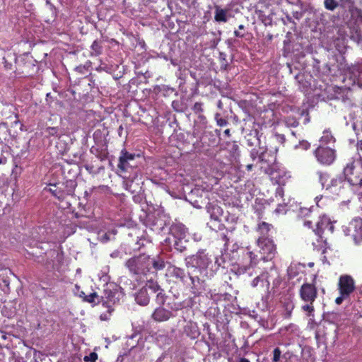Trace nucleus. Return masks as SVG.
Listing matches in <instances>:
<instances>
[{"mask_svg": "<svg viewBox=\"0 0 362 362\" xmlns=\"http://www.w3.org/2000/svg\"><path fill=\"white\" fill-rule=\"evenodd\" d=\"M302 216L312 218L313 220H307L305 223V226L308 228H313V232L317 236L316 243L313 242L314 250L317 251L322 250L325 252L327 249V240L322 235L325 232L333 233L334 226L330 219L326 216H320L317 211L311 209H303L301 210Z\"/></svg>", "mask_w": 362, "mask_h": 362, "instance_id": "obj_1", "label": "nucleus"}, {"mask_svg": "<svg viewBox=\"0 0 362 362\" xmlns=\"http://www.w3.org/2000/svg\"><path fill=\"white\" fill-rule=\"evenodd\" d=\"M155 294V301L157 304H165L168 296L158 283L151 279H147L146 285L143 286L135 296V300L141 305H147L151 299V296Z\"/></svg>", "mask_w": 362, "mask_h": 362, "instance_id": "obj_2", "label": "nucleus"}, {"mask_svg": "<svg viewBox=\"0 0 362 362\" xmlns=\"http://www.w3.org/2000/svg\"><path fill=\"white\" fill-rule=\"evenodd\" d=\"M150 256L145 254L134 256L125 262V266L131 274L136 279L146 281L150 275L149 272Z\"/></svg>", "mask_w": 362, "mask_h": 362, "instance_id": "obj_3", "label": "nucleus"}, {"mask_svg": "<svg viewBox=\"0 0 362 362\" xmlns=\"http://www.w3.org/2000/svg\"><path fill=\"white\" fill-rule=\"evenodd\" d=\"M135 157V153H129L125 148L120 152L117 168L120 176L127 182H132L138 177V168L130 163V161H133Z\"/></svg>", "mask_w": 362, "mask_h": 362, "instance_id": "obj_4", "label": "nucleus"}, {"mask_svg": "<svg viewBox=\"0 0 362 362\" xmlns=\"http://www.w3.org/2000/svg\"><path fill=\"white\" fill-rule=\"evenodd\" d=\"M259 247L260 257L255 254L252 251H247V257L250 259V265H256L259 259L264 261L272 260L276 254V246L272 239H264V240H257Z\"/></svg>", "mask_w": 362, "mask_h": 362, "instance_id": "obj_5", "label": "nucleus"}, {"mask_svg": "<svg viewBox=\"0 0 362 362\" xmlns=\"http://www.w3.org/2000/svg\"><path fill=\"white\" fill-rule=\"evenodd\" d=\"M299 296L305 303L301 309L307 312L308 316L313 315L315 311L313 303L317 298V288L313 283H304L299 289Z\"/></svg>", "mask_w": 362, "mask_h": 362, "instance_id": "obj_6", "label": "nucleus"}, {"mask_svg": "<svg viewBox=\"0 0 362 362\" xmlns=\"http://www.w3.org/2000/svg\"><path fill=\"white\" fill-rule=\"evenodd\" d=\"M271 279H273L274 285H278L280 283L279 275L276 269L271 268L269 272H262L252 280L251 286L260 291L267 292L269 289Z\"/></svg>", "mask_w": 362, "mask_h": 362, "instance_id": "obj_7", "label": "nucleus"}, {"mask_svg": "<svg viewBox=\"0 0 362 362\" xmlns=\"http://www.w3.org/2000/svg\"><path fill=\"white\" fill-rule=\"evenodd\" d=\"M319 177L322 185L329 193L339 196L344 192L346 180L344 175H337L332 178L327 184L325 183L328 177L327 173H320Z\"/></svg>", "mask_w": 362, "mask_h": 362, "instance_id": "obj_8", "label": "nucleus"}, {"mask_svg": "<svg viewBox=\"0 0 362 362\" xmlns=\"http://www.w3.org/2000/svg\"><path fill=\"white\" fill-rule=\"evenodd\" d=\"M344 177L352 186L362 187V165L354 161L348 163L344 169Z\"/></svg>", "mask_w": 362, "mask_h": 362, "instance_id": "obj_9", "label": "nucleus"}, {"mask_svg": "<svg viewBox=\"0 0 362 362\" xmlns=\"http://www.w3.org/2000/svg\"><path fill=\"white\" fill-rule=\"evenodd\" d=\"M343 231L346 236L351 237L356 244L362 242V218H353L347 226H344Z\"/></svg>", "mask_w": 362, "mask_h": 362, "instance_id": "obj_10", "label": "nucleus"}, {"mask_svg": "<svg viewBox=\"0 0 362 362\" xmlns=\"http://www.w3.org/2000/svg\"><path fill=\"white\" fill-rule=\"evenodd\" d=\"M187 266H192L199 269H206L211 263V259L204 250L198 251L195 255L185 258Z\"/></svg>", "mask_w": 362, "mask_h": 362, "instance_id": "obj_11", "label": "nucleus"}, {"mask_svg": "<svg viewBox=\"0 0 362 362\" xmlns=\"http://www.w3.org/2000/svg\"><path fill=\"white\" fill-rule=\"evenodd\" d=\"M314 155L317 160L324 165H331L336 159V151L322 145L319 146L315 149Z\"/></svg>", "mask_w": 362, "mask_h": 362, "instance_id": "obj_12", "label": "nucleus"}, {"mask_svg": "<svg viewBox=\"0 0 362 362\" xmlns=\"http://www.w3.org/2000/svg\"><path fill=\"white\" fill-rule=\"evenodd\" d=\"M337 289L339 294L350 297L356 289L354 278L348 274L341 275L339 278Z\"/></svg>", "mask_w": 362, "mask_h": 362, "instance_id": "obj_13", "label": "nucleus"}, {"mask_svg": "<svg viewBox=\"0 0 362 362\" xmlns=\"http://www.w3.org/2000/svg\"><path fill=\"white\" fill-rule=\"evenodd\" d=\"M64 184H49L44 188V191L50 192L59 201H64L69 195H72L74 189L72 188L65 189Z\"/></svg>", "mask_w": 362, "mask_h": 362, "instance_id": "obj_14", "label": "nucleus"}, {"mask_svg": "<svg viewBox=\"0 0 362 362\" xmlns=\"http://www.w3.org/2000/svg\"><path fill=\"white\" fill-rule=\"evenodd\" d=\"M264 168V173L269 176L271 180L279 185H284L286 172L280 168L279 164L273 165L271 168H268V167Z\"/></svg>", "mask_w": 362, "mask_h": 362, "instance_id": "obj_15", "label": "nucleus"}, {"mask_svg": "<svg viewBox=\"0 0 362 362\" xmlns=\"http://www.w3.org/2000/svg\"><path fill=\"white\" fill-rule=\"evenodd\" d=\"M151 314V319L156 322H163L168 321L175 317V315L168 309L164 308V304H158Z\"/></svg>", "mask_w": 362, "mask_h": 362, "instance_id": "obj_16", "label": "nucleus"}, {"mask_svg": "<svg viewBox=\"0 0 362 362\" xmlns=\"http://www.w3.org/2000/svg\"><path fill=\"white\" fill-rule=\"evenodd\" d=\"M258 160L260 163V170L264 173V167H268V168H271L273 165H276L278 163H276V153L272 151H267L265 150L262 153H261L258 156Z\"/></svg>", "mask_w": 362, "mask_h": 362, "instance_id": "obj_17", "label": "nucleus"}, {"mask_svg": "<svg viewBox=\"0 0 362 362\" xmlns=\"http://www.w3.org/2000/svg\"><path fill=\"white\" fill-rule=\"evenodd\" d=\"M190 284H189L190 292L194 297L199 296L204 291L203 283L198 276H189Z\"/></svg>", "mask_w": 362, "mask_h": 362, "instance_id": "obj_18", "label": "nucleus"}, {"mask_svg": "<svg viewBox=\"0 0 362 362\" xmlns=\"http://www.w3.org/2000/svg\"><path fill=\"white\" fill-rule=\"evenodd\" d=\"M187 232V228L185 225L180 223H173L170 228V234H172L177 240H182L185 238Z\"/></svg>", "mask_w": 362, "mask_h": 362, "instance_id": "obj_19", "label": "nucleus"}, {"mask_svg": "<svg viewBox=\"0 0 362 362\" xmlns=\"http://www.w3.org/2000/svg\"><path fill=\"white\" fill-rule=\"evenodd\" d=\"M45 12V23H53L55 21L57 16V11L56 7L52 4H51L49 0L46 1Z\"/></svg>", "mask_w": 362, "mask_h": 362, "instance_id": "obj_20", "label": "nucleus"}, {"mask_svg": "<svg viewBox=\"0 0 362 362\" xmlns=\"http://www.w3.org/2000/svg\"><path fill=\"white\" fill-rule=\"evenodd\" d=\"M123 4L125 8L132 13L141 11L144 6V0H124Z\"/></svg>", "mask_w": 362, "mask_h": 362, "instance_id": "obj_21", "label": "nucleus"}, {"mask_svg": "<svg viewBox=\"0 0 362 362\" xmlns=\"http://www.w3.org/2000/svg\"><path fill=\"white\" fill-rule=\"evenodd\" d=\"M165 267V262L163 258L159 256L150 257L149 272L150 275L153 274L155 272L163 270Z\"/></svg>", "mask_w": 362, "mask_h": 362, "instance_id": "obj_22", "label": "nucleus"}, {"mask_svg": "<svg viewBox=\"0 0 362 362\" xmlns=\"http://www.w3.org/2000/svg\"><path fill=\"white\" fill-rule=\"evenodd\" d=\"M206 209L211 219L217 221H221V217L223 214V211L221 206L216 204L209 203L206 206Z\"/></svg>", "mask_w": 362, "mask_h": 362, "instance_id": "obj_23", "label": "nucleus"}, {"mask_svg": "<svg viewBox=\"0 0 362 362\" xmlns=\"http://www.w3.org/2000/svg\"><path fill=\"white\" fill-rule=\"evenodd\" d=\"M272 225L264 221L258 224L257 232L259 234L257 240H264V239H270L269 233L272 228Z\"/></svg>", "mask_w": 362, "mask_h": 362, "instance_id": "obj_24", "label": "nucleus"}, {"mask_svg": "<svg viewBox=\"0 0 362 362\" xmlns=\"http://www.w3.org/2000/svg\"><path fill=\"white\" fill-rule=\"evenodd\" d=\"M168 272L171 277H173L176 280H179L183 283L185 282L187 276L184 269L177 267L176 266H170L168 267Z\"/></svg>", "mask_w": 362, "mask_h": 362, "instance_id": "obj_25", "label": "nucleus"}, {"mask_svg": "<svg viewBox=\"0 0 362 362\" xmlns=\"http://www.w3.org/2000/svg\"><path fill=\"white\" fill-rule=\"evenodd\" d=\"M117 293V291H114L110 288H105L104 290V295L102 296L104 303L107 304V307H110V304H115L119 301L118 298L116 297Z\"/></svg>", "mask_w": 362, "mask_h": 362, "instance_id": "obj_26", "label": "nucleus"}, {"mask_svg": "<svg viewBox=\"0 0 362 362\" xmlns=\"http://www.w3.org/2000/svg\"><path fill=\"white\" fill-rule=\"evenodd\" d=\"M351 25L349 28L351 38L358 43L362 42V24H351Z\"/></svg>", "mask_w": 362, "mask_h": 362, "instance_id": "obj_27", "label": "nucleus"}, {"mask_svg": "<svg viewBox=\"0 0 362 362\" xmlns=\"http://www.w3.org/2000/svg\"><path fill=\"white\" fill-rule=\"evenodd\" d=\"M12 274V272L10 269H4L0 273V284H3L5 287L9 290L10 285V277L9 276Z\"/></svg>", "mask_w": 362, "mask_h": 362, "instance_id": "obj_28", "label": "nucleus"}, {"mask_svg": "<svg viewBox=\"0 0 362 362\" xmlns=\"http://www.w3.org/2000/svg\"><path fill=\"white\" fill-rule=\"evenodd\" d=\"M103 47L100 40H95L91 45V55L99 56L103 53Z\"/></svg>", "mask_w": 362, "mask_h": 362, "instance_id": "obj_29", "label": "nucleus"}, {"mask_svg": "<svg viewBox=\"0 0 362 362\" xmlns=\"http://www.w3.org/2000/svg\"><path fill=\"white\" fill-rule=\"evenodd\" d=\"M91 66L90 61L86 62L84 64H81L74 68V71L81 75H85L89 71V69Z\"/></svg>", "mask_w": 362, "mask_h": 362, "instance_id": "obj_30", "label": "nucleus"}, {"mask_svg": "<svg viewBox=\"0 0 362 362\" xmlns=\"http://www.w3.org/2000/svg\"><path fill=\"white\" fill-rule=\"evenodd\" d=\"M226 10L220 8L218 7L216 8L215 11V20L218 22L226 21Z\"/></svg>", "mask_w": 362, "mask_h": 362, "instance_id": "obj_31", "label": "nucleus"}, {"mask_svg": "<svg viewBox=\"0 0 362 362\" xmlns=\"http://www.w3.org/2000/svg\"><path fill=\"white\" fill-rule=\"evenodd\" d=\"M334 138L330 131L325 130L323 132V135L320 138V142L322 144H329L334 141Z\"/></svg>", "mask_w": 362, "mask_h": 362, "instance_id": "obj_32", "label": "nucleus"}, {"mask_svg": "<svg viewBox=\"0 0 362 362\" xmlns=\"http://www.w3.org/2000/svg\"><path fill=\"white\" fill-rule=\"evenodd\" d=\"M168 310H170L173 313V312H177L178 310H180L185 308L184 304L182 302H168Z\"/></svg>", "mask_w": 362, "mask_h": 362, "instance_id": "obj_33", "label": "nucleus"}, {"mask_svg": "<svg viewBox=\"0 0 362 362\" xmlns=\"http://www.w3.org/2000/svg\"><path fill=\"white\" fill-rule=\"evenodd\" d=\"M325 7L327 10L333 11L338 6V2L336 0H325Z\"/></svg>", "mask_w": 362, "mask_h": 362, "instance_id": "obj_34", "label": "nucleus"}, {"mask_svg": "<svg viewBox=\"0 0 362 362\" xmlns=\"http://www.w3.org/2000/svg\"><path fill=\"white\" fill-rule=\"evenodd\" d=\"M111 235H115V232L114 230L112 231H108L107 233H105L104 234L101 235L100 237V240L103 243H106L108 241L111 240L110 236Z\"/></svg>", "mask_w": 362, "mask_h": 362, "instance_id": "obj_35", "label": "nucleus"}, {"mask_svg": "<svg viewBox=\"0 0 362 362\" xmlns=\"http://www.w3.org/2000/svg\"><path fill=\"white\" fill-rule=\"evenodd\" d=\"M215 119L216 121L217 125L219 127H224L228 124L227 119L221 117L219 113H216L215 115Z\"/></svg>", "mask_w": 362, "mask_h": 362, "instance_id": "obj_36", "label": "nucleus"}, {"mask_svg": "<svg viewBox=\"0 0 362 362\" xmlns=\"http://www.w3.org/2000/svg\"><path fill=\"white\" fill-rule=\"evenodd\" d=\"M45 132L47 133L49 136H59V129L58 127H49L46 129Z\"/></svg>", "mask_w": 362, "mask_h": 362, "instance_id": "obj_37", "label": "nucleus"}, {"mask_svg": "<svg viewBox=\"0 0 362 362\" xmlns=\"http://www.w3.org/2000/svg\"><path fill=\"white\" fill-rule=\"evenodd\" d=\"M286 123L288 126L292 127H296L298 126L299 122L298 121L293 117H288L286 119Z\"/></svg>", "mask_w": 362, "mask_h": 362, "instance_id": "obj_38", "label": "nucleus"}, {"mask_svg": "<svg viewBox=\"0 0 362 362\" xmlns=\"http://www.w3.org/2000/svg\"><path fill=\"white\" fill-rule=\"evenodd\" d=\"M192 110L195 114H200L203 112V103L201 102H196L192 107Z\"/></svg>", "mask_w": 362, "mask_h": 362, "instance_id": "obj_39", "label": "nucleus"}, {"mask_svg": "<svg viewBox=\"0 0 362 362\" xmlns=\"http://www.w3.org/2000/svg\"><path fill=\"white\" fill-rule=\"evenodd\" d=\"M281 351L279 348H275L273 351L272 362H279L281 358Z\"/></svg>", "mask_w": 362, "mask_h": 362, "instance_id": "obj_40", "label": "nucleus"}, {"mask_svg": "<svg viewBox=\"0 0 362 362\" xmlns=\"http://www.w3.org/2000/svg\"><path fill=\"white\" fill-rule=\"evenodd\" d=\"M175 249L182 252L186 250V247L182 244V240H176L174 243Z\"/></svg>", "mask_w": 362, "mask_h": 362, "instance_id": "obj_41", "label": "nucleus"}, {"mask_svg": "<svg viewBox=\"0 0 362 362\" xmlns=\"http://www.w3.org/2000/svg\"><path fill=\"white\" fill-rule=\"evenodd\" d=\"M98 359V354L95 352H91L88 356H85L83 358L86 362H96Z\"/></svg>", "mask_w": 362, "mask_h": 362, "instance_id": "obj_42", "label": "nucleus"}, {"mask_svg": "<svg viewBox=\"0 0 362 362\" xmlns=\"http://www.w3.org/2000/svg\"><path fill=\"white\" fill-rule=\"evenodd\" d=\"M95 298H98V296L95 292L91 293L87 296H84V301L88 303H93L95 302Z\"/></svg>", "mask_w": 362, "mask_h": 362, "instance_id": "obj_43", "label": "nucleus"}, {"mask_svg": "<svg viewBox=\"0 0 362 362\" xmlns=\"http://www.w3.org/2000/svg\"><path fill=\"white\" fill-rule=\"evenodd\" d=\"M152 226L156 227V230H161L163 228L165 223L163 220L157 219L156 221H153Z\"/></svg>", "mask_w": 362, "mask_h": 362, "instance_id": "obj_44", "label": "nucleus"}, {"mask_svg": "<svg viewBox=\"0 0 362 362\" xmlns=\"http://www.w3.org/2000/svg\"><path fill=\"white\" fill-rule=\"evenodd\" d=\"M98 71H104L105 72H110L111 69L106 64H101L98 67L96 68Z\"/></svg>", "mask_w": 362, "mask_h": 362, "instance_id": "obj_45", "label": "nucleus"}, {"mask_svg": "<svg viewBox=\"0 0 362 362\" xmlns=\"http://www.w3.org/2000/svg\"><path fill=\"white\" fill-rule=\"evenodd\" d=\"M349 297L347 296H343V295H339V296H338L337 298H336L335 299V303L337 305H341L343 301L347 298H349Z\"/></svg>", "mask_w": 362, "mask_h": 362, "instance_id": "obj_46", "label": "nucleus"}, {"mask_svg": "<svg viewBox=\"0 0 362 362\" xmlns=\"http://www.w3.org/2000/svg\"><path fill=\"white\" fill-rule=\"evenodd\" d=\"M355 13H357V15L359 17V19L358 20H356L355 23H362V17L361 16V11L359 10H356L354 11H353L352 13V16H354L355 14Z\"/></svg>", "mask_w": 362, "mask_h": 362, "instance_id": "obj_47", "label": "nucleus"}, {"mask_svg": "<svg viewBox=\"0 0 362 362\" xmlns=\"http://www.w3.org/2000/svg\"><path fill=\"white\" fill-rule=\"evenodd\" d=\"M304 114L306 116V118L305 119V121L304 123L306 124V123L309 122V121H310V117H309L308 111V110H303L301 115H303Z\"/></svg>", "mask_w": 362, "mask_h": 362, "instance_id": "obj_48", "label": "nucleus"}, {"mask_svg": "<svg viewBox=\"0 0 362 362\" xmlns=\"http://www.w3.org/2000/svg\"><path fill=\"white\" fill-rule=\"evenodd\" d=\"M304 208H301L300 210L303 209ZM300 216L303 218H304L303 220V225L305 226V223L307 220H313L312 218L309 217V216H302L301 214V211H300Z\"/></svg>", "mask_w": 362, "mask_h": 362, "instance_id": "obj_49", "label": "nucleus"}, {"mask_svg": "<svg viewBox=\"0 0 362 362\" xmlns=\"http://www.w3.org/2000/svg\"><path fill=\"white\" fill-rule=\"evenodd\" d=\"M257 154H258V153L257 151L252 150L251 151L250 156H251L252 160H255L257 158Z\"/></svg>", "mask_w": 362, "mask_h": 362, "instance_id": "obj_50", "label": "nucleus"}, {"mask_svg": "<svg viewBox=\"0 0 362 362\" xmlns=\"http://www.w3.org/2000/svg\"><path fill=\"white\" fill-rule=\"evenodd\" d=\"M155 0H144V6L149 5L150 4L155 2Z\"/></svg>", "mask_w": 362, "mask_h": 362, "instance_id": "obj_51", "label": "nucleus"}, {"mask_svg": "<svg viewBox=\"0 0 362 362\" xmlns=\"http://www.w3.org/2000/svg\"><path fill=\"white\" fill-rule=\"evenodd\" d=\"M235 35L237 37H243L244 35V34L239 30H235Z\"/></svg>", "mask_w": 362, "mask_h": 362, "instance_id": "obj_52", "label": "nucleus"}, {"mask_svg": "<svg viewBox=\"0 0 362 362\" xmlns=\"http://www.w3.org/2000/svg\"><path fill=\"white\" fill-rule=\"evenodd\" d=\"M245 168L247 171H251L253 168V164H247Z\"/></svg>", "mask_w": 362, "mask_h": 362, "instance_id": "obj_53", "label": "nucleus"}, {"mask_svg": "<svg viewBox=\"0 0 362 362\" xmlns=\"http://www.w3.org/2000/svg\"><path fill=\"white\" fill-rule=\"evenodd\" d=\"M224 134L228 137L230 136V130L229 129H226L224 131Z\"/></svg>", "mask_w": 362, "mask_h": 362, "instance_id": "obj_54", "label": "nucleus"}, {"mask_svg": "<svg viewBox=\"0 0 362 362\" xmlns=\"http://www.w3.org/2000/svg\"><path fill=\"white\" fill-rule=\"evenodd\" d=\"M303 146V148L305 149H308L309 147H310V144L308 143V142H305L304 144H302Z\"/></svg>", "mask_w": 362, "mask_h": 362, "instance_id": "obj_55", "label": "nucleus"}, {"mask_svg": "<svg viewBox=\"0 0 362 362\" xmlns=\"http://www.w3.org/2000/svg\"><path fill=\"white\" fill-rule=\"evenodd\" d=\"M358 148L359 150H361L362 151V140H361L358 142Z\"/></svg>", "mask_w": 362, "mask_h": 362, "instance_id": "obj_56", "label": "nucleus"}, {"mask_svg": "<svg viewBox=\"0 0 362 362\" xmlns=\"http://www.w3.org/2000/svg\"><path fill=\"white\" fill-rule=\"evenodd\" d=\"M239 362H250V361L246 358H240V359L239 360Z\"/></svg>", "mask_w": 362, "mask_h": 362, "instance_id": "obj_57", "label": "nucleus"}, {"mask_svg": "<svg viewBox=\"0 0 362 362\" xmlns=\"http://www.w3.org/2000/svg\"><path fill=\"white\" fill-rule=\"evenodd\" d=\"M244 256H245V259H247L248 260V263H247V262H245V264H247V266H248V267H251V266L250 265V259L247 257L246 253L244 255ZM253 266H254V265H252V267H253Z\"/></svg>", "mask_w": 362, "mask_h": 362, "instance_id": "obj_58", "label": "nucleus"}, {"mask_svg": "<svg viewBox=\"0 0 362 362\" xmlns=\"http://www.w3.org/2000/svg\"><path fill=\"white\" fill-rule=\"evenodd\" d=\"M11 66H12V64H5V67L7 69H11Z\"/></svg>", "mask_w": 362, "mask_h": 362, "instance_id": "obj_59", "label": "nucleus"}, {"mask_svg": "<svg viewBox=\"0 0 362 362\" xmlns=\"http://www.w3.org/2000/svg\"><path fill=\"white\" fill-rule=\"evenodd\" d=\"M86 296V293L83 291L81 292L80 293V297L81 298H83V299L84 300V296Z\"/></svg>", "mask_w": 362, "mask_h": 362, "instance_id": "obj_60", "label": "nucleus"}, {"mask_svg": "<svg viewBox=\"0 0 362 362\" xmlns=\"http://www.w3.org/2000/svg\"><path fill=\"white\" fill-rule=\"evenodd\" d=\"M244 29V25L243 24H240L239 25V30H243Z\"/></svg>", "mask_w": 362, "mask_h": 362, "instance_id": "obj_61", "label": "nucleus"}, {"mask_svg": "<svg viewBox=\"0 0 362 362\" xmlns=\"http://www.w3.org/2000/svg\"><path fill=\"white\" fill-rule=\"evenodd\" d=\"M199 117L201 119H206V117L204 116V115H199Z\"/></svg>", "mask_w": 362, "mask_h": 362, "instance_id": "obj_62", "label": "nucleus"}, {"mask_svg": "<svg viewBox=\"0 0 362 362\" xmlns=\"http://www.w3.org/2000/svg\"><path fill=\"white\" fill-rule=\"evenodd\" d=\"M1 156H2V154L0 155V165L3 163Z\"/></svg>", "mask_w": 362, "mask_h": 362, "instance_id": "obj_63", "label": "nucleus"}, {"mask_svg": "<svg viewBox=\"0 0 362 362\" xmlns=\"http://www.w3.org/2000/svg\"><path fill=\"white\" fill-rule=\"evenodd\" d=\"M314 265V263L313 262H310L308 264V266L309 267H313Z\"/></svg>", "mask_w": 362, "mask_h": 362, "instance_id": "obj_64", "label": "nucleus"}]
</instances>
